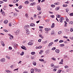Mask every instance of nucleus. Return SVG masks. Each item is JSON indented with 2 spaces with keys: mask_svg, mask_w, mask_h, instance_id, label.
<instances>
[{
  "mask_svg": "<svg viewBox=\"0 0 73 73\" xmlns=\"http://www.w3.org/2000/svg\"><path fill=\"white\" fill-rule=\"evenodd\" d=\"M37 9L38 11H41V8L40 7V5H38L37 6Z\"/></svg>",
  "mask_w": 73,
  "mask_h": 73,
  "instance_id": "f257e3e1",
  "label": "nucleus"
},
{
  "mask_svg": "<svg viewBox=\"0 0 73 73\" xmlns=\"http://www.w3.org/2000/svg\"><path fill=\"white\" fill-rule=\"evenodd\" d=\"M5 61V58H2L0 60L1 62H4Z\"/></svg>",
  "mask_w": 73,
  "mask_h": 73,
  "instance_id": "f03ea898",
  "label": "nucleus"
},
{
  "mask_svg": "<svg viewBox=\"0 0 73 73\" xmlns=\"http://www.w3.org/2000/svg\"><path fill=\"white\" fill-rule=\"evenodd\" d=\"M30 27V26L29 25H25L24 27V29H28L27 28H29Z\"/></svg>",
  "mask_w": 73,
  "mask_h": 73,
  "instance_id": "7ed1b4c3",
  "label": "nucleus"
},
{
  "mask_svg": "<svg viewBox=\"0 0 73 73\" xmlns=\"http://www.w3.org/2000/svg\"><path fill=\"white\" fill-rule=\"evenodd\" d=\"M18 15V14L17 13H14L13 15V17H15V16H17Z\"/></svg>",
  "mask_w": 73,
  "mask_h": 73,
  "instance_id": "20e7f679",
  "label": "nucleus"
},
{
  "mask_svg": "<svg viewBox=\"0 0 73 73\" xmlns=\"http://www.w3.org/2000/svg\"><path fill=\"white\" fill-rule=\"evenodd\" d=\"M5 72L7 73H12V71L7 70H5Z\"/></svg>",
  "mask_w": 73,
  "mask_h": 73,
  "instance_id": "39448f33",
  "label": "nucleus"
},
{
  "mask_svg": "<svg viewBox=\"0 0 73 73\" xmlns=\"http://www.w3.org/2000/svg\"><path fill=\"white\" fill-rule=\"evenodd\" d=\"M21 48L22 49H24V50H27V49L26 48L25 46H21Z\"/></svg>",
  "mask_w": 73,
  "mask_h": 73,
  "instance_id": "423d86ee",
  "label": "nucleus"
},
{
  "mask_svg": "<svg viewBox=\"0 0 73 73\" xmlns=\"http://www.w3.org/2000/svg\"><path fill=\"white\" fill-rule=\"evenodd\" d=\"M35 5H36V3H35V2H33V3H31L30 4V5H31V6Z\"/></svg>",
  "mask_w": 73,
  "mask_h": 73,
  "instance_id": "0eeeda50",
  "label": "nucleus"
},
{
  "mask_svg": "<svg viewBox=\"0 0 73 73\" xmlns=\"http://www.w3.org/2000/svg\"><path fill=\"white\" fill-rule=\"evenodd\" d=\"M52 44H53V42H51L49 44L48 46H51L52 45Z\"/></svg>",
  "mask_w": 73,
  "mask_h": 73,
  "instance_id": "6e6552de",
  "label": "nucleus"
},
{
  "mask_svg": "<svg viewBox=\"0 0 73 73\" xmlns=\"http://www.w3.org/2000/svg\"><path fill=\"white\" fill-rule=\"evenodd\" d=\"M55 51L57 53H59L60 52V50H59V49H58L56 50Z\"/></svg>",
  "mask_w": 73,
  "mask_h": 73,
  "instance_id": "1a4fd4ad",
  "label": "nucleus"
},
{
  "mask_svg": "<svg viewBox=\"0 0 73 73\" xmlns=\"http://www.w3.org/2000/svg\"><path fill=\"white\" fill-rule=\"evenodd\" d=\"M1 43L2 45L3 46H5V44L4 43V42H3V41H1Z\"/></svg>",
  "mask_w": 73,
  "mask_h": 73,
  "instance_id": "9d476101",
  "label": "nucleus"
},
{
  "mask_svg": "<svg viewBox=\"0 0 73 73\" xmlns=\"http://www.w3.org/2000/svg\"><path fill=\"white\" fill-rule=\"evenodd\" d=\"M1 14H2V15L3 16H6L5 15V12H4V11H2L1 13Z\"/></svg>",
  "mask_w": 73,
  "mask_h": 73,
  "instance_id": "9b49d317",
  "label": "nucleus"
},
{
  "mask_svg": "<svg viewBox=\"0 0 73 73\" xmlns=\"http://www.w3.org/2000/svg\"><path fill=\"white\" fill-rule=\"evenodd\" d=\"M31 27H35V24L33 23H31L30 24Z\"/></svg>",
  "mask_w": 73,
  "mask_h": 73,
  "instance_id": "f8f14e48",
  "label": "nucleus"
},
{
  "mask_svg": "<svg viewBox=\"0 0 73 73\" xmlns=\"http://www.w3.org/2000/svg\"><path fill=\"white\" fill-rule=\"evenodd\" d=\"M54 23H52L51 26V28H54Z\"/></svg>",
  "mask_w": 73,
  "mask_h": 73,
  "instance_id": "ddd939ff",
  "label": "nucleus"
},
{
  "mask_svg": "<svg viewBox=\"0 0 73 73\" xmlns=\"http://www.w3.org/2000/svg\"><path fill=\"white\" fill-rule=\"evenodd\" d=\"M4 23L5 24H7L8 23V21L7 20H5L4 21Z\"/></svg>",
  "mask_w": 73,
  "mask_h": 73,
  "instance_id": "4468645a",
  "label": "nucleus"
},
{
  "mask_svg": "<svg viewBox=\"0 0 73 73\" xmlns=\"http://www.w3.org/2000/svg\"><path fill=\"white\" fill-rule=\"evenodd\" d=\"M25 4H29V2L28 1H26L25 2Z\"/></svg>",
  "mask_w": 73,
  "mask_h": 73,
  "instance_id": "2eb2a0df",
  "label": "nucleus"
},
{
  "mask_svg": "<svg viewBox=\"0 0 73 73\" xmlns=\"http://www.w3.org/2000/svg\"><path fill=\"white\" fill-rule=\"evenodd\" d=\"M33 64L35 66H36V62L35 61H33Z\"/></svg>",
  "mask_w": 73,
  "mask_h": 73,
  "instance_id": "dca6fc26",
  "label": "nucleus"
},
{
  "mask_svg": "<svg viewBox=\"0 0 73 73\" xmlns=\"http://www.w3.org/2000/svg\"><path fill=\"white\" fill-rule=\"evenodd\" d=\"M62 17H61L60 18V19H59V21H60V23H62L63 22V20H62L61 19H62Z\"/></svg>",
  "mask_w": 73,
  "mask_h": 73,
  "instance_id": "f3484780",
  "label": "nucleus"
},
{
  "mask_svg": "<svg viewBox=\"0 0 73 73\" xmlns=\"http://www.w3.org/2000/svg\"><path fill=\"white\" fill-rule=\"evenodd\" d=\"M59 9H60V7H56L55 9V10L56 11H58V10H59Z\"/></svg>",
  "mask_w": 73,
  "mask_h": 73,
  "instance_id": "a211bd4d",
  "label": "nucleus"
},
{
  "mask_svg": "<svg viewBox=\"0 0 73 73\" xmlns=\"http://www.w3.org/2000/svg\"><path fill=\"white\" fill-rule=\"evenodd\" d=\"M28 13H26L25 14V16H26L27 18V19H28L29 17H28Z\"/></svg>",
  "mask_w": 73,
  "mask_h": 73,
  "instance_id": "6ab92c4d",
  "label": "nucleus"
},
{
  "mask_svg": "<svg viewBox=\"0 0 73 73\" xmlns=\"http://www.w3.org/2000/svg\"><path fill=\"white\" fill-rule=\"evenodd\" d=\"M8 35L9 36H10V37H12V38H13V36L11 35V34H8Z\"/></svg>",
  "mask_w": 73,
  "mask_h": 73,
  "instance_id": "aec40b11",
  "label": "nucleus"
},
{
  "mask_svg": "<svg viewBox=\"0 0 73 73\" xmlns=\"http://www.w3.org/2000/svg\"><path fill=\"white\" fill-rule=\"evenodd\" d=\"M28 44L29 45H33V42H29Z\"/></svg>",
  "mask_w": 73,
  "mask_h": 73,
  "instance_id": "412c9836",
  "label": "nucleus"
},
{
  "mask_svg": "<svg viewBox=\"0 0 73 73\" xmlns=\"http://www.w3.org/2000/svg\"><path fill=\"white\" fill-rule=\"evenodd\" d=\"M56 17H58V18H60V17H61V16L60 15L57 14Z\"/></svg>",
  "mask_w": 73,
  "mask_h": 73,
  "instance_id": "4be33fe9",
  "label": "nucleus"
},
{
  "mask_svg": "<svg viewBox=\"0 0 73 73\" xmlns=\"http://www.w3.org/2000/svg\"><path fill=\"white\" fill-rule=\"evenodd\" d=\"M39 36L40 37H41V38H44V37L43 36H42V35H41V34L39 35Z\"/></svg>",
  "mask_w": 73,
  "mask_h": 73,
  "instance_id": "5701e85b",
  "label": "nucleus"
},
{
  "mask_svg": "<svg viewBox=\"0 0 73 73\" xmlns=\"http://www.w3.org/2000/svg\"><path fill=\"white\" fill-rule=\"evenodd\" d=\"M34 70L35 72H37V71L38 70V69L37 68H34Z\"/></svg>",
  "mask_w": 73,
  "mask_h": 73,
  "instance_id": "b1692460",
  "label": "nucleus"
},
{
  "mask_svg": "<svg viewBox=\"0 0 73 73\" xmlns=\"http://www.w3.org/2000/svg\"><path fill=\"white\" fill-rule=\"evenodd\" d=\"M24 54V52H22V53L20 54L21 56H23Z\"/></svg>",
  "mask_w": 73,
  "mask_h": 73,
  "instance_id": "393cba45",
  "label": "nucleus"
},
{
  "mask_svg": "<svg viewBox=\"0 0 73 73\" xmlns=\"http://www.w3.org/2000/svg\"><path fill=\"white\" fill-rule=\"evenodd\" d=\"M39 61H40L42 62V61H44V60L43 59H40L39 60Z\"/></svg>",
  "mask_w": 73,
  "mask_h": 73,
  "instance_id": "a878e982",
  "label": "nucleus"
},
{
  "mask_svg": "<svg viewBox=\"0 0 73 73\" xmlns=\"http://www.w3.org/2000/svg\"><path fill=\"white\" fill-rule=\"evenodd\" d=\"M9 49L10 50H12V47H11V46L9 47Z\"/></svg>",
  "mask_w": 73,
  "mask_h": 73,
  "instance_id": "bb28decb",
  "label": "nucleus"
},
{
  "mask_svg": "<svg viewBox=\"0 0 73 73\" xmlns=\"http://www.w3.org/2000/svg\"><path fill=\"white\" fill-rule=\"evenodd\" d=\"M64 44H60L59 46L60 47H62V46H64Z\"/></svg>",
  "mask_w": 73,
  "mask_h": 73,
  "instance_id": "cd10ccee",
  "label": "nucleus"
},
{
  "mask_svg": "<svg viewBox=\"0 0 73 73\" xmlns=\"http://www.w3.org/2000/svg\"><path fill=\"white\" fill-rule=\"evenodd\" d=\"M16 33H20V30H19L16 31Z\"/></svg>",
  "mask_w": 73,
  "mask_h": 73,
  "instance_id": "c85d7f7f",
  "label": "nucleus"
},
{
  "mask_svg": "<svg viewBox=\"0 0 73 73\" xmlns=\"http://www.w3.org/2000/svg\"><path fill=\"white\" fill-rule=\"evenodd\" d=\"M52 60H53L54 61H56V58H51Z\"/></svg>",
  "mask_w": 73,
  "mask_h": 73,
  "instance_id": "c756f323",
  "label": "nucleus"
},
{
  "mask_svg": "<svg viewBox=\"0 0 73 73\" xmlns=\"http://www.w3.org/2000/svg\"><path fill=\"white\" fill-rule=\"evenodd\" d=\"M66 21H67V22H69V19H68V18H67V17H66Z\"/></svg>",
  "mask_w": 73,
  "mask_h": 73,
  "instance_id": "7c9ffc66",
  "label": "nucleus"
},
{
  "mask_svg": "<svg viewBox=\"0 0 73 73\" xmlns=\"http://www.w3.org/2000/svg\"><path fill=\"white\" fill-rule=\"evenodd\" d=\"M64 42V41L62 40H60L59 41V43H61V42Z\"/></svg>",
  "mask_w": 73,
  "mask_h": 73,
  "instance_id": "2f4dec72",
  "label": "nucleus"
},
{
  "mask_svg": "<svg viewBox=\"0 0 73 73\" xmlns=\"http://www.w3.org/2000/svg\"><path fill=\"white\" fill-rule=\"evenodd\" d=\"M31 54H32V55H34V54H35V52H32L31 53Z\"/></svg>",
  "mask_w": 73,
  "mask_h": 73,
  "instance_id": "473e14b6",
  "label": "nucleus"
},
{
  "mask_svg": "<svg viewBox=\"0 0 73 73\" xmlns=\"http://www.w3.org/2000/svg\"><path fill=\"white\" fill-rule=\"evenodd\" d=\"M69 9H66V12H67V13H68V11H69Z\"/></svg>",
  "mask_w": 73,
  "mask_h": 73,
  "instance_id": "72a5a7b5",
  "label": "nucleus"
},
{
  "mask_svg": "<svg viewBox=\"0 0 73 73\" xmlns=\"http://www.w3.org/2000/svg\"><path fill=\"white\" fill-rule=\"evenodd\" d=\"M51 7H52L53 8H54V7H55V5H51Z\"/></svg>",
  "mask_w": 73,
  "mask_h": 73,
  "instance_id": "f704fd0d",
  "label": "nucleus"
},
{
  "mask_svg": "<svg viewBox=\"0 0 73 73\" xmlns=\"http://www.w3.org/2000/svg\"><path fill=\"white\" fill-rule=\"evenodd\" d=\"M26 32H29V29H26Z\"/></svg>",
  "mask_w": 73,
  "mask_h": 73,
  "instance_id": "c9c22d12",
  "label": "nucleus"
},
{
  "mask_svg": "<svg viewBox=\"0 0 73 73\" xmlns=\"http://www.w3.org/2000/svg\"><path fill=\"white\" fill-rule=\"evenodd\" d=\"M37 72H39V73L41 72V70L40 69H38Z\"/></svg>",
  "mask_w": 73,
  "mask_h": 73,
  "instance_id": "e433bc0d",
  "label": "nucleus"
},
{
  "mask_svg": "<svg viewBox=\"0 0 73 73\" xmlns=\"http://www.w3.org/2000/svg\"><path fill=\"white\" fill-rule=\"evenodd\" d=\"M61 70H58V71L57 72V73H61Z\"/></svg>",
  "mask_w": 73,
  "mask_h": 73,
  "instance_id": "4c0bfd02",
  "label": "nucleus"
},
{
  "mask_svg": "<svg viewBox=\"0 0 73 73\" xmlns=\"http://www.w3.org/2000/svg\"><path fill=\"white\" fill-rule=\"evenodd\" d=\"M42 48V46H39L38 47V49H41V48Z\"/></svg>",
  "mask_w": 73,
  "mask_h": 73,
  "instance_id": "58836bf2",
  "label": "nucleus"
},
{
  "mask_svg": "<svg viewBox=\"0 0 73 73\" xmlns=\"http://www.w3.org/2000/svg\"><path fill=\"white\" fill-rule=\"evenodd\" d=\"M59 68V66H55V68Z\"/></svg>",
  "mask_w": 73,
  "mask_h": 73,
  "instance_id": "ea45409f",
  "label": "nucleus"
},
{
  "mask_svg": "<svg viewBox=\"0 0 73 73\" xmlns=\"http://www.w3.org/2000/svg\"><path fill=\"white\" fill-rule=\"evenodd\" d=\"M36 16H37V15H34V19H36Z\"/></svg>",
  "mask_w": 73,
  "mask_h": 73,
  "instance_id": "a19ab883",
  "label": "nucleus"
},
{
  "mask_svg": "<svg viewBox=\"0 0 73 73\" xmlns=\"http://www.w3.org/2000/svg\"><path fill=\"white\" fill-rule=\"evenodd\" d=\"M55 49H56V47H54L52 48V50H55Z\"/></svg>",
  "mask_w": 73,
  "mask_h": 73,
  "instance_id": "79ce46f5",
  "label": "nucleus"
},
{
  "mask_svg": "<svg viewBox=\"0 0 73 73\" xmlns=\"http://www.w3.org/2000/svg\"><path fill=\"white\" fill-rule=\"evenodd\" d=\"M58 35H60V34H61V31H59L58 32Z\"/></svg>",
  "mask_w": 73,
  "mask_h": 73,
  "instance_id": "37998d69",
  "label": "nucleus"
},
{
  "mask_svg": "<svg viewBox=\"0 0 73 73\" xmlns=\"http://www.w3.org/2000/svg\"><path fill=\"white\" fill-rule=\"evenodd\" d=\"M54 66V65L53 64H52L51 65V67H52V66Z\"/></svg>",
  "mask_w": 73,
  "mask_h": 73,
  "instance_id": "c03bdc74",
  "label": "nucleus"
},
{
  "mask_svg": "<svg viewBox=\"0 0 73 73\" xmlns=\"http://www.w3.org/2000/svg\"><path fill=\"white\" fill-rule=\"evenodd\" d=\"M15 9V11H16V12H19V11L17 10V9Z\"/></svg>",
  "mask_w": 73,
  "mask_h": 73,
  "instance_id": "a18cd8bd",
  "label": "nucleus"
},
{
  "mask_svg": "<svg viewBox=\"0 0 73 73\" xmlns=\"http://www.w3.org/2000/svg\"><path fill=\"white\" fill-rule=\"evenodd\" d=\"M3 31H4V32H8V31H7V30L5 29H4Z\"/></svg>",
  "mask_w": 73,
  "mask_h": 73,
  "instance_id": "49530a36",
  "label": "nucleus"
},
{
  "mask_svg": "<svg viewBox=\"0 0 73 73\" xmlns=\"http://www.w3.org/2000/svg\"><path fill=\"white\" fill-rule=\"evenodd\" d=\"M69 23L70 24H73V23H72V22H69Z\"/></svg>",
  "mask_w": 73,
  "mask_h": 73,
  "instance_id": "de8ad7c7",
  "label": "nucleus"
},
{
  "mask_svg": "<svg viewBox=\"0 0 73 73\" xmlns=\"http://www.w3.org/2000/svg\"><path fill=\"white\" fill-rule=\"evenodd\" d=\"M70 32H73V28H71L70 29Z\"/></svg>",
  "mask_w": 73,
  "mask_h": 73,
  "instance_id": "09e8293b",
  "label": "nucleus"
},
{
  "mask_svg": "<svg viewBox=\"0 0 73 73\" xmlns=\"http://www.w3.org/2000/svg\"><path fill=\"white\" fill-rule=\"evenodd\" d=\"M50 16L51 17H52V18H54V15H51Z\"/></svg>",
  "mask_w": 73,
  "mask_h": 73,
  "instance_id": "8fccbe9b",
  "label": "nucleus"
},
{
  "mask_svg": "<svg viewBox=\"0 0 73 73\" xmlns=\"http://www.w3.org/2000/svg\"><path fill=\"white\" fill-rule=\"evenodd\" d=\"M26 33L27 35H29V33H29V31L28 32H26Z\"/></svg>",
  "mask_w": 73,
  "mask_h": 73,
  "instance_id": "3c124183",
  "label": "nucleus"
},
{
  "mask_svg": "<svg viewBox=\"0 0 73 73\" xmlns=\"http://www.w3.org/2000/svg\"><path fill=\"white\" fill-rule=\"evenodd\" d=\"M3 23V20H1L0 21V25L1 24Z\"/></svg>",
  "mask_w": 73,
  "mask_h": 73,
  "instance_id": "603ef678",
  "label": "nucleus"
},
{
  "mask_svg": "<svg viewBox=\"0 0 73 73\" xmlns=\"http://www.w3.org/2000/svg\"><path fill=\"white\" fill-rule=\"evenodd\" d=\"M22 8V6H21V5L18 8L19 9H21Z\"/></svg>",
  "mask_w": 73,
  "mask_h": 73,
  "instance_id": "864d4df0",
  "label": "nucleus"
},
{
  "mask_svg": "<svg viewBox=\"0 0 73 73\" xmlns=\"http://www.w3.org/2000/svg\"><path fill=\"white\" fill-rule=\"evenodd\" d=\"M38 42H40L41 41V39H39L38 40Z\"/></svg>",
  "mask_w": 73,
  "mask_h": 73,
  "instance_id": "5fc2aeb1",
  "label": "nucleus"
},
{
  "mask_svg": "<svg viewBox=\"0 0 73 73\" xmlns=\"http://www.w3.org/2000/svg\"><path fill=\"white\" fill-rule=\"evenodd\" d=\"M3 3H4V2H3V1H0V4H3Z\"/></svg>",
  "mask_w": 73,
  "mask_h": 73,
  "instance_id": "6e6d98bb",
  "label": "nucleus"
},
{
  "mask_svg": "<svg viewBox=\"0 0 73 73\" xmlns=\"http://www.w3.org/2000/svg\"><path fill=\"white\" fill-rule=\"evenodd\" d=\"M54 31H53V32H52V33H51V35H54Z\"/></svg>",
  "mask_w": 73,
  "mask_h": 73,
  "instance_id": "4d7b16f0",
  "label": "nucleus"
},
{
  "mask_svg": "<svg viewBox=\"0 0 73 73\" xmlns=\"http://www.w3.org/2000/svg\"><path fill=\"white\" fill-rule=\"evenodd\" d=\"M47 42H48V41H47V40H46L45 41H44L43 42L44 44H46V43H47Z\"/></svg>",
  "mask_w": 73,
  "mask_h": 73,
  "instance_id": "13d9d810",
  "label": "nucleus"
},
{
  "mask_svg": "<svg viewBox=\"0 0 73 73\" xmlns=\"http://www.w3.org/2000/svg\"><path fill=\"white\" fill-rule=\"evenodd\" d=\"M70 16H73V13H71L70 14Z\"/></svg>",
  "mask_w": 73,
  "mask_h": 73,
  "instance_id": "bf43d9fd",
  "label": "nucleus"
},
{
  "mask_svg": "<svg viewBox=\"0 0 73 73\" xmlns=\"http://www.w3.org/2000/svg\"><path fill=\"white\" fill-rule=\"evenodd\" d=\"M9 27H11L12 26V25L11 24V23H10L9 24Z\"/></svg>",
  "mask_w": 73,
  "mask_h": 73,
  "instance_id": "052dcab7",
  "label": "nucleus"
},
{
  "mask_svg": "<svg viewBox=\"0 0 73 73\" xmlns=\"http://www.w3.org/2000/svg\"><path fill=\"white\" fill-rule=\"evenodd\" d=\"M58 41V39H57L56 40H55L54 41V42H57V41Z\"/></svg>",
  "mask_w": 73,
  "mask_h": 73,
  "instance_id": "680f3d73",
  "label": "nucleus"
},
{
  "mask_svg": "<svg viewBox=\"0 0 73 73\" xmlns=\"http://www.w3.org/2000/svg\"><path fill=\"white\" fill-rule=\"evenodd\" d=\"M21 62H22V61H19V62H18V64H21Z\"/></svg>",
  "mask_w": 73,
  "mask_h": 73,
  "instance_id": "e2e57ef3",
  "label": "nucleus"
},
{
  "mask_svg": "<svg viewBox=\"0 0 73 73\" xmlns=\"http://www.w3.org/2000/svg\"><path fill=\"white\" fill-rule=\"evenodd\" d=\"M45 31H48V28H45L44 29Z\"/></svg>",
  "mask_w": 73,
  "mask_h": 73,
  "instance_id": "0e129e2a",
  "label": "nucleus"
},
{
  "mask_svg": "<svg viewBox=\"0 0 73 73\" xmlns=\"http://www.w3.org/2000/svg\"><path fill=\"white\" fill-rule=\"evenodd\" d=\"M39 28L40 29H41V28L42 29V28H43V27L41 26H39Z\"/></svg>",
  "mask_w": 73,
  "mask_h": 73,
  "instance_id": "69168bd1",
  "label": "nucleus"
},
{
  "mask_svg": "<svg viewBox=\"0 0 73 73\" xmlns=\"http://www.w3.org/2000/svg\"><path fill=\"white\" fill-rule=\"evenodd\" d=\"M16 3V0H14L13 1V3Z\"/></svg>",
  "mask_w": 73,
  "mask_h": 73,
  "instance_id": "338daca9",
  "label": "nucleus"
},
{
  "mask_svg": "<svg viewBox=\"0 0 73 73\" xmlns=\"http://www.w3.org/2000/svg\"><path fill=\"white\" fill-rule=\"evenodd\" d=\"M23 73H28V71H24Z\"/></svg>",
  "mask_w": 73,
  "mask_h": 73,
  "instance_id": "774afa93",
  "label": "nucleus"
}]
</instances>
